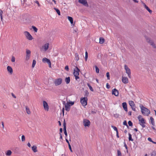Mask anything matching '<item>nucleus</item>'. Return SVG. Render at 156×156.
<instances>
[{"mask_svg":"<svg viewBox=\"0 0 156 156\" xmlns=\"http://www.w3.org/2000/svg\"><path fill=\"white\" fill-rule=\"evenodd\" d=\"M145 37L147 42L151 45L153 48H156V45L153 40L146 36Z\"/></svg>","mask_w":156,"mask_h":156,"instance_id":"nucleus-1","label":"nucleus"},{"mask_svg":"<svg viewBox=\"0 0 156 156\" xmlns=\"http://www.w3.org/2000/svg\"><path fill=\"white\" fill-rule=\"evenodd\" d=\"M141 112L142 114L148 116L150 113L149 110L146 108L142 106H140Z\"/></svg>","mask_w":156,"mask_h":156,"instance_id":"nucleus-2","label":"nucleus"},{"mask_svg":"<svg viewBox=\"0 0 156 156\" xmlns=\"http://www.w3.org/2000/svg\"><path fill=\"white\" fill-rule=\"evenodd\" d=\"M79 71L80 69L77 67H76L75 69L74 70L73 74L75 76V79L76 80L79 78L78 76Z\"/></svg>","mask_w":156,"mask_h":156,"instance_id":"nucleus-3","label":"nucleus"},{"mask_svg":"<svg viewBox=\"0 0 156 156\" xmlns=\"http://www.w3.org/2000/svg\"><path fill=\"white\" fill-rule=\"evenodd\" d=\"M87 98L84 97L80 98V102L83 106H85L87 105Z\"/></svg>","mask_w":156,"mask_h":156,"instance_id":"nucleus-4","label":"nucleus"},{"mask_svg":"<svg viewBox=\"0 0 156 156\" xmlns=\"http://www.w3.org/2000/svg\"><path fill=\"white\" fill-rule=\"evenodd\" d=\"M62 82V79L61 78H58L55 80L54 83L56 86L60 85Z\"/></svg>","mask_w":156,"mask_h":156,"instance_id":"nucleus-5","label":"nucleus"},{"mask_svg":"<svg viewBox=\"0 0 156 156\" xmlns=\"http://www.w3.org/2000/svg\"><path fill=\"white\" fill-rule=\"evenodd\" d=\"M24 34L26 36V38L29 40H31L33 39L32 36L30 34V33L27 31L24 32Z\"/></svg>","mask_w":156,"mask_h":156,"instance_id":"nucleus-6","label":"nucleus"},{"mask_svg":"<svg viewBox=\"0 0 156 156\" xmlns=\"http://www.w3.org/2000/svg\"><path fill=\"white\" fill-rule=\"evenodd\" d=\"M124 68L126 71V73L128 74V76L129 78H131V71L130 69L126 65H125Z\"/></svg>","mask_w":156,"mask_h":156,"instance_id":"nucleus-7","label":"nucleus"},{"mask_svg":"<svg viewBox=\"0 0 156 156\" xmlns=\"http://www.w3.org/2000/svg\"><path fill=\"white\" fill-rule=\"evenodd\" d=\"M42 62L44 63L47 62L49 65V67H51V64L50 60L46 58H44L42 59Z\"/></svg>","mask_w":156,"mask_h":156,"instance_id":"nucleus-8","label":"nucleus"},{"mask_svg":"<svg viewBox=\"0 0 156 156\" xmlns=\"http://www.w3.org/2000/svg\"><path fill=\"white\" fill-rule=\"evenodd\" d=\"M129 104L130 106L131 107V108L133 110L135 111H136V107L135 104L134 102L133 101H129Z\"/></svg>","mask_w":156,"mask_h":156,"instance_id":"nucleus-9","label":"nucleus"},{"mask_svg":"<svg viewBox=\"0 0 156 156\" xmlns=\"http://www.w3.org/2000/svg\"><path fill=\"white\" fill-rule=\"evenodd\" d=\"M49 47V44L47 43L44 44L42 47V48L41 49V51H46L48 50Z\"/></svg>","mask_w":156,"mask_h":156,"instance_id":"nucleus-10","label":"nucleus"},{"mask_svg":"<svg viewBox=\"0 0 156 156\" xmlns=\"http://www.w3.org/2000/svg\"><path fill=\"white\" fill-rule=\"evenodd\" d=\"M43 105L44 109L46 111H48L49 110V106L47 103L46 101H43Z\"/></svg>","mask_w":156,"mask_h":156,"instance_id":"nucleus-11","label":"nucleus"},{"mask_svg":"<svg viewBox=\"0 0 156 156\" xmlns=\"http://www.w3.org/2000/svg\"><path fill=\"white\" fill-rule=\"evenodd\" d=\"M79 2L85 6H88V4L86 0H78Z\"/></svg>","mask_w":156,"mask_h":156,"instance_id":"nucleus-12","label":"nucleus"},{"mask_svg":"<svg viewBox=\"0 0 156 156\" xmlns=\"http://www.w3.org/2000/svg\"><path fill=\"white\" fill-rule=\"evenodd\" d=\"M66 124L65 122V119H64L63 122V130L64 131V133L65 135L66 136V137L67 136V133L66 132Z\"/></svg>","mask_w":156,"mask_h":156,"instance_id":"nucleus-13","label":"nucleus"},{"mask_svg":"<svg viewBox=\"0 0 156 156\" xmlns=\"http://www.w3.org/2000/svg\"><path fill=\"white\" fill-rule=\"evenodd\" d=\"M83 123L85 126H88L90 124V122L89 120L87 119H84Z\"/></svg>","mask_w":156,"mask_h":156,"instance_id":"nucleus-14","label":"nucleus"},{"mask_svg":"<svg viewBox=\"0 0 156 156\" xmlns=\"http://www.w3.org/2000/svg\"><path fill=\"white\" fill-rule=\"evenodd\" d=\"M122 82L125 84L129 82L128 79L126 77L122 76Z\"/></svg>","mask_w":156,"mask_h":156,"instance_id":"nucleus-15","label":"nucleus"},{"mask_svg":"<svg viewBox=\"0 0 156 156\" xmlns=\"http://www.w3.org/2000/svg\"><path fill=\"white\" fill-rule=\"evenodd\" d=\"M112 94L114 95L115 96H117L119 94V92L115 88L112 90Z\"/></svg>","mask_w":156,"mask_h":156,"instance_id":"nucleus-16","label":"nucleus"},{"mask_svg":"<svg viewBox=\"0 0 156 156\" xmlns=\"http://www.w3.org/2000/svg\"><path fill=\"white\" fill-rule=\"evenodd\" d=\"M7 69L8 72L10 74H12L13 73V70L12 68L9 66H8L7 67Z\"/></svg>","mask_w":156,"mask_h":156,"instance_id":"nucleus-17","label":"nucleus"},{"mask_svg":"<svg viewBox=\"0 0 156 156\" xmlns=\"http://www.w3.org/2000/svg\"><path fill=\"white\" fill-rule=\"evenodd\" d=\"M65 110L66 111H69L70 108V105L69 104V103H68V102L66 103V104L65 106Z\"/></svg>","mask_w":156,"mask_h":156,"instance_id":"nucleus-18","label":"nucleus"},{"mask_svg":"<svg viewBox=\"0 0 156 156\" xmlns=\"http://www.w3.org/2000/svg\"><path fill=\"white\" fill-rule=\"evenodd\" d=\"M122 105L124 110L126 112H127L128 110L126 103V102H123L122 103Z\"/></svg>","mask_w":156,"mask_h":156,"instance_id":"nucleus-19","label":"nucleus"},{"mask_svg":"<svg viewBox=\"0 0 156 156\" xmlns=\"http://www.w3.org/2000/svg\"><path fill=\"white\" fill-rule=\"evenodd\" d=\"M67 18L68 20L70 22L71 24H72V26H74L75 24L74 23L73 24V18L72 17L69 16L67 17Z\"/></svg>","mask_w":156,"mask_h":156,"instance_id":"nucleus-20","label":"nucleus"},{"mask_svg":"<svg viewBox=\"0 0 156 156\" xmlns=\"http://www.w3.org/2000/svg\"><path fill=\"white\" fill-rule=\"evenodd\" d=\"M12 153V151L10 150H8L5 151V154L6 156H9L11 155Z\"/></svg>","mask_w":156,"mask_h":156,"instance_id":"nucleus-21","label":"nucleus"},{"mask_svg":"<svg viewBox=\"0 0 156 156\" xmlns=\"http://www.w3.org/2000/svg\"><path fill=\"white\" fill-rule=\"evenodd\" d=\"M144 8L150 12L151 13L152 12V11L150 9L149 7L147 6L145 4H144Z\"/></svg>","mask_w":156,"mask_h":156,"instance_id":"nucleus-22","label":"nucleus"},{"mask_svg":"<svg viewBox=\"0 0 156 156\" xmlns=\"http://www.w3.org/2000/svg\"><path fill=\"white\" fill-rule=\"evenodd\" d=\"M32 149L34 152H36L37 151V147L36 146H33L31 147Z\"/></svg>","mask_w":156,"mask_h":156,"instance_id":"nucleus-23","label":"nucleus"},{"mask_svg":"<svg viewBox=\"0 0 156 156\" xmlns=\"http://www.w3.org/2000/svg\"><path fill=\"white\" fill-rule=\"evenodd\" d=\"M150 120L152 125L153 126H154L155 125V123L153 118L152 117H151L150 118Z\"/></svg>","mask_w":156,"mask_h":156,"instance_id":"nucleus-24","label":"nucleus"},{"mask_svg":"<svg viewBox=\"0 0 156 156\" xmlns=\"http://www.w3.org/2000/svg\"><path fill=\"white\" fill-rule=\"evenodd\" d=\"M25 108L27 113L28 114H30L31 113V112L30 111L29 108L27 106H26Z\"/></svg>","mask_w":156,"mask_h":156,"instance_id":"nucleus-25","label":"nucleus"},{"mask_svg":"<svg viewBox=\"0 0 156 156\" xmlns=\"http://www.w3.org/2000/svg\"><path fill=\"white\" fill-rule=\"evenodd\" d=\"M65 81L66 84H68L69 83L70 81V78L69 77H66L65 80Z\"/></svg>","mask_w":156,"mask_h":156,"instance_id":"nucleus-26","label":"nucleus"},{"mask_svg":"<svg viewBox=\"0 0 156 156\" xmlns=\"http://www.w3.org/2000/svg\"><path fill=\"white\" fill-rule=\"evenodd\" d=\"M3 13V11L0 9V16L1 19V21L3 22V19L2 17V14Z\"/></svg>","mask_w":156,"mask_h":156,"instance_id":"nucleus-27","label":"nucleus"},{"mask_svg":"<svg viewBox=\"0 0 156 156\" xmlns=\"http://www.w3.org/2000/svg\"><path fill=\"white\" fill-rule=\"evenodd\" d=\"M105 40L104 38L100 37L99 39V43L100 44H103L104 43Z\"/></svg>","mask_w":156,"mask_h":156,"instance_id":"nucleus-28","label":"nucleus"},{"mask_svg":"<svg viewBox=\"0 0 156 156\" xmlns=\"http://www.w3.org/2000/svg\"><path fill=\"white\" fill-rule=\"evenodd\" d=\"M54 9L56 11V12L57 14H58V15L59 16H60L61 15L59 9H57L55 8H54Z\"/></svg>","mask_w":156,"mask_h":156,"instance_id":"nucleus-29","label":"nucleus"},{"mask_svg":"<svg viewBox=\"0 0 156 156\" xmlns=\"http://www.w3.org/2000/svg\"><path fill=\"white\" fill-rule=\"evenodd\" d=\"M140 122L139 123L144 124L145 123L144 121V119H141L139 120Z\"/></svg>","mask_w":156,"mask_h":156,"instance_id":"nucleus-30","label":"nucleus"},{"mask_svg":"<svg viewBox=\"0 0 156 156\" xmlns=\"http://www.w3.org/2000/svg\"><path fill=\"white\" fill-rule=\"evenodd\" d=\"M30 55H27L26 54V60L27 61H28L30 59Z\"/></svg>","mask_w":156,"mask_h":156,"instance_id":"nucleus-31","label":"nucleus"},{"mask_svg":"<svg viewBox=\"0 0 156 156\" xmlns=\"http://www.w3.org/2000/svg\"><path fill=\"white\" fill-rule=\"evenodd\" d=\"M87 85L89 87V88L90 89V90L92 91H93L94 90L91 87V86H90V85L89 83H87Z\"/></svg>","mask_w":156,"mask_h":156,"instance_id":"nucleus-32","label":"nucleus"},{"mask_svg":"<svg viewBox=\"0 0 156 156\" xmlns=\"http://www.w3.org/2000/svg\"><path fill=\"white\" fill-rule=\"evenodd\" d=\"M31 51L29 49H27L26 50V54L30 55Z\"/></svg>","mask_w":156,"mask_h":156,"instance_id":"nucleus-33","label":"nucleus"},{"mask_svg":"<svg viewBox=\"0 0 156 156\" xmlns=\"http://www.w3.org/2000/svg\"><path fill=\"white\" fill-rule=\"evenodd\" d=\"M36 63V61L35 60H33V61L32 65V68H34Z\"/></svg>","mask_w":156,"mask_h":156,"instance_id":"nucleus-34","label":"nucleus"},{"mask_svg":"<svg viewBox=\"0 0 156 156\" xmlns=\"http://www.w3.org/2000/svg\"><path fill=\"white\" fill-rule=\"evenodd\" d=\"M75 56V58H76V60H77V61H78L79 60V55H78V53H76Z\"/></svg>","mask_w":156,"mask_h":156,"instance_id":"nucleus-35","label":"nucleus"},{"mask_svg":"<svg viewBox=\"0 0 156 156\" xmlns=\"http://www.w3.org/2000/svg\"><path fill=\"white\" fill-rule=\"evenodd\" d=\"M32 28L35 32H37V29L35 27L33 26H32Z\"/></svg>","mask_w":156,"mask_h":156,"instance_id":"nucleus-36","label":"nucleus"},{"mask_svg":"<svg viewBox=\"0 0 156 156\" xmlns=\"http://www.w3.org/2000/svg\"><path fill=\"white\" fill-rule=\"evenodd\" d=\"M129 141H133V140L132 138V136L131 135L130 133L129 134Z\"/></svg>","mask_w":156,"mask_h":156,"instance_id":"nucleus-37","label":"nucleus"},{"mask_svg":"<svg viewBox=\"0 0 156 156\" xmlns=\"http://www.w3.org/2000/svg\"><path fill=\"white\" fill-rule=\"evenodd\" d=\"M88 53L87 52V51H86L85 52V59L86 61H87V59L88 58Z\"/></svg>","mask_w":156,"mask_h":156,"instance_id":"nucleus-38","label":"nucleus"},{"mask_svg":"<svg viewBox=\"0 0 156 156\" xmlns=\"http://www.w3.org/2000/svg\"><path fill=\"white\" fill-rule=\"evenodd\" d=\"M11 61L12 62H15V58L14 56H12Z\"/></svg>","mask_w":156,"mask_h":156,"instance_id":"nucleus-39","label":"nucleus"},{"mask_svg":"<svg viewBox=\"0 0 156 156\" xmlns=\"http://www.w3.org/2000/svg\"><path fill=\"white\" fill-rule=\"evenodd\" d=\"M122 154L121 151L119 150H117V156H121Z\"/></svg>","mask_w":156,"mask_h":156,"instance_id":"nucleus-40","label":"nucleus"},{"mask_svg":"<svg viewBox=\"0 0 156 156\" xmlns=\"http://www.w3.org/2000/svg\"><path fill=\"white\" fill-rule=\"evenodd\" d=\"M96 72L97 73H99V69L97 66H95Z\"/></svg>","mask_w":156,"mask_h":156,"instance_id":"nucleus-41","label":"nucleus"},{"mask_svg":"<svg viewBox=\"0 0 156 156\" xmlns=\"http://www.w3.org/2000/svg\"><path fill=\"white\" fill-rule=\"evenodd\" d=\"M111 127L113 129H114V130L116 131V132H117L118 131L116 127L114 126H112Z\"/></svg>","mask_w":156,"mask_h":156,"instance_id":"nucleus-42","label":"nucleus"},{"mask_svg":"<svg viewBox=\"0 0 156 156\" xmlns=\"http://www.w3.org/2000/svg\"><path fill=\"white\" fill-rule=\"evenodd\" d=\"M21 140H22V142H24L25 141V137L24 135H23L22 136Z\"/></svg>","mask_w":156,"mask_h":156,"instance_id":"nucleus-43","label":"nucleus"},{"mask_svg":"<svg viewBox=\"0 0 156 156\" xmlns=\"http://www.w3.org/2000/svg\"><path fill=\"white\" fill-rule=\"evenodd\" d=\"M106 76L108 80L110 79V75L109 72H107L106 73Z\"/></svg>","mask_w":156,"mask_h":156,"instance_id":"nucleus-44","label":"nucleus"},{"mask_svg":"<svg viewBox=\"0 0 156 156\" xmlns=\"http://www.w3.org/2000/svg\"><path fill=\"white\" fill-rule=\"evenodd\" d=\"M128 124L129 126H131L133 125L132 122L130 121H129L128 122Z\"/></svg>","mask_w":156,"mask_h":156,"instance_id":"nucleus-45","label":"nucleus"},{"mask_svg":"<svg viewBox=\"0 0 156 156\" xmlns=\"http://www.w3.org/2000/svg\"><path fill=\"white\" fill-rule=\"evenodd\" d=\"M138 119H139V121L141 119H143V118H142V116L140 115H139L138 117Z\"/></svg>","mask_w":156,"mask_h":156,"instance_id":"nucleus-46","label":"nucleus"},{"mask_svg":"<svg viewBox=\"0 0 156 156\" xmlns=\"http://www.w3.org/2000/svg\"><path fill=\"white\" fill-rule=\"evenodd\" d=\"M123 124L124 125H126V126H128L127 124V122H126V121L125 120L123 122Z\"/></svg>","mask_w":156,"mask_h":156,"instance_id":"nucleus-47","label":"nucleus"},{"mask_svg":"<svg viewBox=\"0 0 156 156\" xmlns=\"http://www.w3.org/2000/svg\"><path fill=\"white\" fill-rule=\"evenodd\" d=\"M68 103H69V104H70V105H73L74 104V102L70 101L69 102H68Z\"/></svg>","mask_w":156,"mask_h":156,"instance_id":"nucleus-48","label":"nucleus"},{"mask_svg":"<svg viewBox=\"0 0 156 156\" xmlns=\"http://www.w3.org/2000/svg\"><path fill=\"white\" fill-rule=\"evenodd\" d=\"M65 69L67 71H69V67L68 66H65Z\"/></svg>","mask_w":156,"mask_h":156,"instance_id":"nucleus-49","label":"nucleus"},{"mask_svg":"<svg viewBox=\"0 0 156 156\" xmlns=\"http://www.w3.org/2000/svg\"><path fill=\"white\" fill-rule=\"evenodd\" d=\"M68 146H69V149H70V151H71V152H72L73 151L70 145L69 144V145H68Z\"/></svg>","mask_w":156,"mask_h":156,"instance_id":"nucleus-50","label":"nucleus"},{"mask_svg":"<svg viewBox=\"0 0 156 156\" xmlns=\"http://www.w3.org/2000/svg\"><path fill=\"white\" fill-rule=\"evenodd\" d=\"M35 3H36V4H37L39 6H40V4H39L38 1H35Z\"/></svg>","mask_w":156,"mask_h":156,"instance_id":"nucleus-51","label":"nucleus"},{"mask_svg":"<svg viewBox=\"0 0 156 156\" xmlns=\"http://www.w3.org/2000/svg\"><path fill=\"white\" fill-rule=\"evenodd\" d=\"M106 87L108 89H109L110 87V86L108 83L106 84Z\"/></svg>","mask_w":156,"mask_h":156,"instance_id":"nucleus-52","label":"nucleus"},{"mask_svg":"<svg viewBox=\"0 0 156 156\" xmlns=\"http://www.w3.org/2000/svg\"><path fill=\"white\" fill-rule=\"evenodd\" d=\"M3 107L5 109H6L7 108V106L5 104H3Z\"/></svg>","mask_w":156,"mask_h":156,"instance_id":"nucleus-53","label":"nucleus"},{"mask_svg":"<svg viewBox=\"0 0 156 156\" xmlns=\"http://www.w3.org/2000/svg\"><path fill=\"white\" fill-rule=\"evenodd\" d=\"M124 146L125 147V148H126V150H127V149H128V147H127V146L126 145V143H125V142H124Z\"/></svg>","mask_w":156,"mask_h":156,"instance_id":"nucleus-54","label":"nucleus"},{"mask_svg":"<svg viewBox=\"0 0 156 156\" xmlns=\"http://www.w3.org/2000/svg\"><path fill=\"white\" fill-rule=\"evenodd\" d=\"M147 140L148 141L151 142L152 141V140L151 139V138L149 137L148 138Z\"/></svg>","mask_w":156,"mask_h":156,"instance_id":"nucleus-55","label":"nucleus"},{"mask_svg":"<svg viewBox=\"0 0 156 156\" xmlns=\"http://www.w3.org/2000/svg\"><path fill=\"white\" fill-rule=\"evenodd\" d=\"M144 124L140 123V125L143 128L145 127V125H144Z\"/></svg>","mask_w":156,"mask_h":156,"instance_id":"nucleus-56","label":"nucleus"},{"mask_svg":"<svg viewBox=\"0 0 156 156\" xmlns=\"http://www.w3.org/2000/svg\"><path fill=\"white\" fill-rule=\"evenodd\" d=\"M66 141L67 142V143L68 144V145H69V144H70L68 140L67 139H66Z\"/></svg>","mask_w":156,"mask_h":156,"instance_id":"nucleus-57","label":"nucleus"},{"mask_svg":"<svg viewBox=\"0 0 156 156\" xmlns=\"http://www.w3.org/2000/svg\"><path fill=\"white\" fill-rule=\"evenodd\" d=\"M116 136H117V137L118 138H119V134H118V132H116Z\"/></svg>","mask_w":156,"mask_h":156,"instance_id":"nucleus-58","label":"nucleus"},{"mask_svg":"<svg viewBox=\"0 0 156 156\" xmlns=\"http://www.w3.org/2000/svg\"><path fill=\"white\" fill-rule=\"evenodd\" d=\"M60 139H62V137L61 134V133H60Z\"/></svg>","mask_w":156,"mask_h":156,"instance_id":"nucleus-59","label":"nucleus"},{"mask_svg":"<svg viewBox=\"0 0 156 156\" xmlns=\"http://www.w3.org/2000/svg\"><path fill=\"white\" fill-rule=\"evenodd\" d=\"M27 146L29 147H30V146H31V145H30V143H28V144H27Z\"/></svg>","mask_w":156,"mask_h":156,"instance_id":"nucleus-60","label":"nucleus"},{"mask_svg":"<svg viewBox=\"0 0 156 156\" xmlns=\"http://www.w3.org/2000/svg\"><path fill=\"white\" fill-rule=\"evenodd\" d=\"M60 132L61 133H62V128H61L60 129Z\"/></svg>","mask_w":156,"mask_h":156,"instance_id":"nucleus-61","label":"nucleus"},{"mask_svg":"<svg viewBox=\"0 0 156 156\" xmlns=\"http://www.w3.org/2000/svg\"><path fill=\"white\" fill-rule=\"evenodd\" d=\"M12 96L14 97V98H16V96L13 94H12Z\"/></svg>","mask_w":156,"mask_h":156,"instance_id":"nucleus-62","label":"nucleus"},{"mask_svg":"<svg viewBox=\"0 0 156 156\" xmlns=\"http://www.w3.org/2000/svg\"><path fill=\"white\" fill-rule=\"evenodd\" d=\"M128 114L129 115H131V112H128Z\"/></svg>","mask_w":156,"mask_h":156,"instance_id":"nucleus-63","label":"nucleus"},{"mask_svg":"<svg viewBox=\"0 0 156 156\" xmlns=\"http://www.w3.org/2000/svg\"><path fill=\"white\" fill-rule=\"evenodd\" d=\"M133 1L135 2L138 3V1L137 0H133Z\"/></svg>","mask_w":156,"mask_h":156,"instance_id":"nucleus-64","label":"nucleus"}]
</instances>
